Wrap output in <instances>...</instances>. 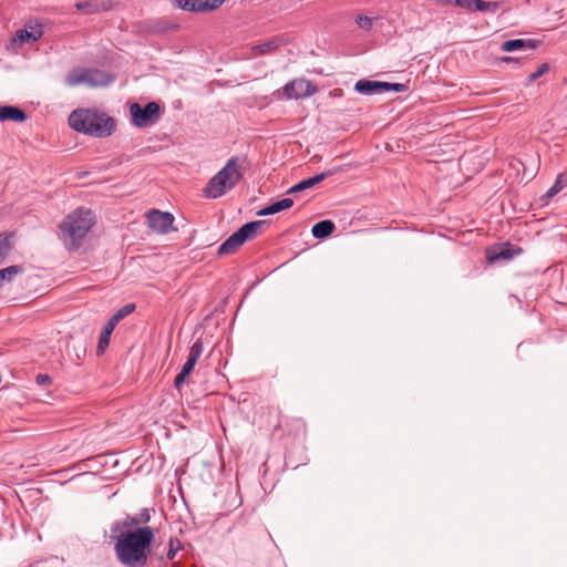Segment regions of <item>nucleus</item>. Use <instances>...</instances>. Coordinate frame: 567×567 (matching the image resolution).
<instances>
[{
	"instance_id": "nucleus-2",
	"label": "nucleus",
	"mask_w": 567,
	"mask_h": 567,
	"mask_svg": "<svg viewBox=\"0 0 567 567\" xmlns=\"http://www.w3.org/2000/svg\"><path fill=\"white\" fill-rule=\"evenodd\" d=\"M68 121L74 131L93 137L111 136L116 127L113 117L91 109L74 110Z\"/></svg>"
},
{
	"instance_id": "nucleus-32",
	"label": "nucleus",
	"mask_w": 567,
	"mask_h": 567,
	"mask_svg": "<svg viewBox=\"0 0 567 567\" xmlns=\"http://www.w3.org/2000/svg\"><path fill=\"white\" fill-rule=\"evenodd\" d=\"M334 230V224L330 219L321 220V239L329 237Z\"/></svg>"
},
{
	"instance_id": "nucleus-33",
	"label": "nucleus",
	"mask_w": 567,
	"mask_h": 567,
	"mask_svg": "<svg viewBox=\"0 0 567 567\" xmlns=\"http://www.w3.org/2000/svg\"><path fill=\"white\" fill-rule=\"evenodd\" d=\"M548 71H549V64L548 63H543L542 65L538 66V69L535 72L529 74L528 82L530 83V82L536 81L538 78H540L542 75H544Z\"/></svg>"
},
{
	"instance_id": "nucleus-37",
	"label": "nucleus",
	"mask_w": 567,
	"mask_h": 567,
	"mask_svg": "<svg viewBox=\"0 0 567 567\" xmlns=\"http://www.w3.org/2000/svg\"><path fill=\"white\" fill-rule=\"evenodd\" d=\"M35 381L39 385H43L51 382V378L48 374H38Z\"/></svg>"
},
{
	"instance_id": "nucleus-35",
	"label": "nucleus",
	"mask_w": 567,
	"mask_h": 567,
	"mask_svg": "<svg viewBox=\"0 0 567 567\" xmlns=\"http://www.w3.org/2000/svg\"><path fill=\"white\" fill-rule=\"evenodd\" d=\"M189 374H185L184 372L179 371V373L176 375L174 380V386L179 390L181 385L185 382L186 378Z\"/></svg>"
},
{
	"instance_id": "nucleus-26",
	"label": "nucleus",
	"mask_w": 567,
	"mask_h": 567,
	"mask_svg": "<svg viewBox=\"0 0 567 567\" xmlns=\"http://www.w3.org/2000/svg\"><path fill=\"white\" fill-rule=\"evenodd\" d=\"M11 234H0V265L6 260L7 256L13 248Z\"/></svg>"
},
{
	"instance_id": "nucleus-30",
	"label": "nucleus",
	"mask_w": 567,
	"mask_h": 567,
	"mask_svg": "<svg viewBox=\"0 0 567 567\" xmlns=\"http://www.w3.org/2000/svg\"><path fill=\"white\" fill-rule=\"evenodd\" d=\"M226 0H202V10L205 11H214L218 9Z\"/></svg>"
},
{
	"instance_id": "nucleus-41",
	"label": "nucleus",
	"mask_w": 567,
	"mask_h": 567,
	"mask_svg": "<svg viewBox=\"0 0 567 567\" xmlns=\"http://www.w3.org/2000/svg\"><path fill=\"white\" fill-rule=\"evenodd\" d=\"M326 176H327V174L321 172V175H320L321 182L326 178Z\"/></svg>"
},
{
	"instance_id": "nucleus-21",
	"label": "nucleus",
	"mask_w": 567,
	"mask_h": 567,
	"mask_svg": "<svg viewBox=\"0 0 567 567\" xmlns=\"http://www.w3.org/2000/svg\"><path fill=\"white\" fill-rule=\"evenodd\" d=\"M280 45V41L277 38H271L262 43L254 45L251 51L254 55H262L274 52Z\"/></svg>"
},
{
	"instance_id": "nucleus-1",
	"label": "nucleus",
	"mask_w": 567,
	"mask_h": 567,
	"mask_svg": "<svg viewBox=\"0 0 567 567\" xmlns=\"http://www.w3.org/2000/svg\"><path fill=\"white\" fill-rule=\"evenodd\" d=\"M114 554L123 567H146L153 556L155 530L151 526L110 536Z\"/></svg>"
},
{
	"instance_id": "nucleus-12",
	"label": "nucleus",
	"mask_w": 567,
	"mask_h": 567,
	"mask_svg": "<svg viewBox=\"0 0 567 567\" xmlns=\"http://www.w3.org/2000/svg\"><path fill=\"white\" fill-rule=\"evenodd\" d=\"M137 527H143L136 515H126L123 519L114 520L111 524V535L124 533V530H133Z\"/></svg>"
},
{
	"instance_id": "nucleus-14",
	"label": "nucleus",
	"mask_w": 567,
	"mask_h": 567,
	"mask_svg": "<svg viewBox=\"0 0 567 567\" xmlns=\"http://www.w3.org/2000/svg\"><path fill=\"white\" fill-rule=\"evenodd\" d=\"M75 8L78 11H81L85 14H95L100 13L102 11H107L111 9L110 1L103 0H85V1H79L75 3Z\"/></svg>"
},
{
	"instance_id": "nucleus-15",
	"label": "nucleus",
	"mask_w": 567,
	"mask_h": 567,
	"mask_svg": "<svg viewBox=\"0 0 567 567\" xmlns=\"http://www.w3.org/2000/svg\"><path fill=\"white\" fill-rule=\"evenodd\" d=\"M204 351V343L202 339H197L190 347L189 353L187 357L186 362L182 367V372L185 374H190V372L194 370L196 363L198 362L202 353Z\"/></svg>"
},
{
	"instance_id": "nucleus-13",
	"label": "nucleus",
	"mask_w": 567,
	"mask_h": 567,
	"mask_svg": "<svg viewBox=\"0 0 567 567\" xmlns=\"http://www.w3.org/2000/svg\"><path fill=\"white\" fill-rule=\"evenodd\" d=\"M539 41L535 39H513L502 43V51L513 52L518 50H535L539 45Z\"/></svg>"
},
{
	"instance_id": "nucleus-17",
	"label": "nucleus",
	"mask_w": 567,
	"mask_h": 567,
	"mask_svg": "<svg viewBox=\"0 0 567 567\" xmlns=\"http://www.w3.org/2000/svg\"><path fill=\"white\" fill-rule=\"evenodd\" d=\"M292 205H293V200L291 198H289V197H286V198L276 200V202L271 203L270 205L259 209L257 212V215L258 216L274 215V214H277V213L282 212L285 209L290 208Z\"/></svg>"
},
{
	"instance_id": "nucleus-23",
	"label": "nucleus",
	"mask_w": 567,
	"mask_h": 567,
	"mask_svg": "<svg viewBox=\"0 0 567 567\" xmlns=\"http://www.w3.org/2000/svg\"><path fill=\"white\" fill-rule=\"evenodd\" d=\"M567 186V173H560L556 177L554 185L544 195V198H553Z\"/></svg>"
},
{
	"instance_id": "nucleus-8",
	"label": "nucleus",
	"mask_w": 567,
	"mask_h": 567,
	"mask_svg": "<svg viewBox=\"0 0 567 567\" xmlns=\"http://www.w3.org/2000/svg\"><path fill=\"white\" fill-rule=\"evenodd\" d=\"M317 86L310 81L300 78L288 82L284 86V94L287 99H302L316 93Z\"/></svg>"
},
{
	"instance_id": "nucleus-18",
	"label": "nucleus",
	"mask_w": 567,
	"mask_h": 567,
	"mask_svg": "<svg viewBox=\"0 0 567 567\" xmlns=\"http://www.w3.org/2000/svg\"><path fill=\"white\" fill-rule=\"evenodd\" d=\"M266 224L265 220H254L246 223L243 225L238 230V235L240 236V239H243L244 243H246L249 239H252L257 236L259 229Z\"/></svg>"
},
{
	"instance_id": "nucleus-34",
	"label": "nucleus",
	"mask_w": 567,
	"mask_h": 567,
	"mask_svg": "<svg viewBox=\"0 0 567 567\" xmlns=\"http://www.w3.org/2000/svg\"><path fill=\"white\" fill-rule=\"evenodd\" d=\"M137 518L140 519V522L143 526H148L147 524L151 520V509L150 508L141 509V512L137 514Z\"/></svg>"
},
{
	"instance_id": "nucleus-5",
	"label": "nucleus",
	"mask_w": 567,
	"mask_h": 567,
	"mask_svg": "<svg viewBox=\"0 0 567 567\" xmlns=\"http://www.w3.org/2000/svg\"><path fill=\"white\" fill-rule=\"evenodd\" d=\"M115 76L100 69H73L65 76L68 86H78L85 84L91 87H103L113 83Z\"/></svg>"
},
{
	"instance_id": "nucleus-31",
	"label": "nucleus",
	"mask_w": 567,
	"mask_h": 567,
	"mask_svg": "<svg viewBox=\"0 0 567 567\" xmlns=\"http://www.w3.org/2000/svg\"><path fill=\"white\" fill-rule=\"evenodd\" d=\"M408 86L403 83H389L382 82V92L394 91V92H404Z\"/></svg>"
},
{
	"instance_id": "nucleus-7",
	"label": "nucleus",
	"mask_w": 567,
	"mask_h": 567,
	"mask_svg": "<svg viewBox=\"0 0 567 567\" xmlns=\"http://www.w3.org/2000/svg\"><path fill=\"white\" fill-rule=\"evenodd\" d=\"M135 308H136L135 303H126L123 307H121L120 309H117L115 311V313L107 320V322L105 323V326L100 334V338H99V343H97V352L99 353H103L105 351V349L109 347L111 334L114 330H116L117 323L122 319H124L125 317H127L128 315L134 312Z\"/></svg>"
},
{
	"instance_id": "nucleus-3",
	"label": "nucleus",
	"mask_w": 567,
	"mask_h": 567,
	"mask_svg": "<svg viewBox=\"0 0 567 567\" xmlns=\"http://www.w3.org/2000/svg\"><path fill=\"white\" fill-rule=\"evenodd\" d=\"M95 223L91 209L78 208L60 224L61 239L69 250L79 249L82 240Z\"/></svg>"
},
{
	"instance_id": "nucleus-24",
	"label": "nucleus",
	"mask_w": 567,
	"mask_h": 567,
	"mask_svg": "<svg viewBox=\"0 0 567 567\" xmlns=\"http://www.w3.org/2000/svg\"><path fill=\"white\" fill-rule=\"evenodd\" d=\"M174 6L187 12H203L202 0H173Z\"/></svg>"
},
{
	"instance_id": "nucleus-10",
	"label": "nucleus",
	"mask_w": 567,
	"mask_h": 567,
	"mask_svg": "<svg viewBox=\"0 0 567 567\" xmlns=\"http://www.w3.org/2000/svg\"><path fill=\"white\" fill-rule=\"evenodd\" d=\"M520 252V248H514L509 244H506L496 249H488L486 252V258L489 264H495L498 260H511Z\"/></svg>"
},
{
	"instance_id": "nucleus-38",
	"label": "nucleus",
	"mask_w": 567,
	"mask_h": 567,
	"mask_svg": "<svg viewBox=\"0 0 567 567\" xmlns=\"http://www.w3.org/2000/svg\"><path fill=\"white\" fill-rule=\"evenodd\" d=\"M311 234L316 239H319V221L315 223L311 227Z\"/></svg>"
},
{
	"instance_id": "nucleus-11",
	"label": "nucleus",
	"mask_w": 567,
	"mask_h": 567,
	"mask_svg": "<svg viewBox=\"0 0 567 567\" xmlns=\"http://www.w3.org/2000/svg\"><path fill=\"white\" fill-rule=\"evenodd\" d=\"M43 34L42 25L39 23H27L23 29H20L16 33V41H19L21 44L25 42H35Z\"/></svg>"
},
{
	"instance_id": "nucleus-9",
	"label": "nucleus",
	"mask_w": 567,
	"mask_h": 567,
	"mask_svg": "<svg viewBox=\"0 0 567 567\" xmlns=\"http://www.w3.org/2000/svg\"><path fill=\"white\" fill-rule=\"evenodd\" d=\"M174 216L168 212L153 209L147 214L148 227L156 234H167L173 229Z\"/></svg>"
},
{
	"instance_id": "nucleus-29",
	"label": "nucleus",
	"mask_w": 567,
	"mask_h": 567,
	"mask_svg": "<svg viewBox=\"0 0 567 567\" xmlns=\"http://www.w3.org/2000/svg\"><path fill=\"white\" fill-rule=\"evenodd\" d=\"M491 8L496 9L497 3L495 2H487L483 0H474L473 1V10L485 12L488 11Z\"/></svg>"
},
{
	"instance_id": "nucleus-25",
	"label": "nucleus",
	"mask_w": 567,
	"mask_h": 567,
	"mask_svg": "<svg viewBox=\"0 0 567 567\" xmlns=\"http://www.w3.org/2000/svg\"><path fill=\"white\" fill-rule=\"evenodd\" d=\"M23 271V268L18 265L9 266L4 269L0 270V287L4 282H11L14 278V276L21 274Z\"/></svg>"
},
{
	"instance_id": "nucleus-6",
	"label": "nucleus",
	"mask_w": 567,
	"mask_h": 567,
	"mask_svg": "<svg viewBox=\"0 0 567 567\" xmlns=\"http://www.w3.org/2000/svg\"><path fill=\"white\" fill-rule=\"evenodd\" d=\"M132 123L136 127H148L157 123L161 117V107L156 102H148L142 106L138 103H133L130 106Z\"/></svg>"
},
{
	"instance_id": "nucleus-36",
	"label": "nucleus",
	"mask_w": 567,
	"mask_h": 567,
	"mask_svg": "<svg viewBox=\"0 0 567 567\" xmlns=\"http://www.w3.org/2000/svg\"><path fill=\"white\" fill-rule=\"evenodd\" d=\"M474 0H455V6L473 11Z\"/></svg>"
},
{
	"instance_id": "nucleus-4",
	"label": "nucleus",
	"mask_w": 567,
	"mask_h": 567,
	"mask_svg": "<svg viewBox=\"0 0 567 567\" xmlns=\"http://www.w3.org/2000/svg\"><path fill=\"white\" fill-rule=\"evenodd\" d=\"M240 178L238 158L230 157L225 166L208 181L203 190L204 196L213 199L219 198L231 190Z\"/></svg>"
},
{
	"instance_id": "nucleus-16",
	"label": "nucleus",
	"mask_w": 567,
	"mask_h": 567,
	"mask_svg": "<svg viewBox=\"0 0 567 567\" xmlns=\"http://www.w3.org/2000/svg\"><path fill=\"white\" fill-rule=\"evenodd\" d=\"M27 120V113L20 107L12 105H0V122L13 121L22 123Z\"/></svg>"
},
{
	"instance_id": "nucleus-19",
	"label": "nucleus",
	"mask_w": 567,
	"mask_h": 567,
	"mask_svg": "<svg viewBox=\"0 0 567 567\" xmlns=\"http://www.w3.org/2000/svg\"><path fill=\"white\" fill-rule=\"evenodd\" d=\"M354 90L358 93L364 95L380 93L382 92V82L371 80H359L354 85Z\"/></svg>"
},
{
	"instance_id": "nucleus-27",
	"label": "nucleus",
	"mask_w": 567,
	"mask_h": 567,
	"mask_svg": "<svg viewBox=\"0 0 567 567\" xmlns=\"http://www.w3.org/2000/svg\"><path fill=\"white\" fill-rule=\"evenodd\" d=\"M183 549V544L177 537H171L168 540V550L166 553V559L173 560L176 554Z\"/></svg>"
},
{
	"instance_id": "nucleus-39",
	"label": "nucleus",
	"mask_w": 567,
	"mask_h": 567,
	"mask_svg": "<svg viewBox=\"0 0 567 567\" xmlns=\"http://www.w3.org/2000/svg\"><path fill=\"white\" fill-rule=\"evenodd\" d=\"M502 61L506 62V63H509V62L518 61V60L516 58H513V56H503Z\"/></svg>"
},
{
	"instance_id": "nucleus-28",
	"label": "nucleus",
	"mask_w": 567,
	"mask_h": 567,
	"mask_svg": "<svg viewBox=\"0 0 567 567\" xmlns=\"http://www.w3.org/2000/svg\"><path fill=\"white\" fill-rule=\"evenodd\" d=\"M355 23L361 30L370 31L373 27V19L368 16H358Z\"/></svg>"
},
{
	"instance_id": "nucleus-40",
	"label": "nucleus",
	"mask_w": 567,
	"mask_h": 567,
	"mask_svg": "<svg viewBox=\"0 0 567 567\" xmlns=\"http://www.w3.org/2000/svg\"><path fill=\"white\" fill-rule=\"evenodd\" d=\"M436 2L440 4H455V0H436Z\"/></svg>"
},
{
	"instance_id": "nucleus-20",
	"label": "nucleus",
	"mask_w": 567,
	"mask_h": 567,
	"mask_svg": "<svg viewBox=\"0 0 567 567\" xmlns=\"http://www.w3.org/2000/svg\"><path fill=\"white\" fill-rule=\"evenodd\" d=\"M243 244V239H240L238 233L235 231L219 246L218 255L234 254Z\"/></svg>"
},
{
	"instance_id": "nucleus-22",
	"label": "nucleus",
	"mask_w": 567,
	"mask_h": 567,
	"mask_svg": "<svg viewBox=\"0 0 567 567\" xmlns=\"http://www.w3.org/2000/svg\"><path fill=\"white\" fill-rule=\"evenodd\" d=\"M319 184V173L309 178L302 179L288 189V194L301 193Z\"/></svg>"
}]
</instances>
